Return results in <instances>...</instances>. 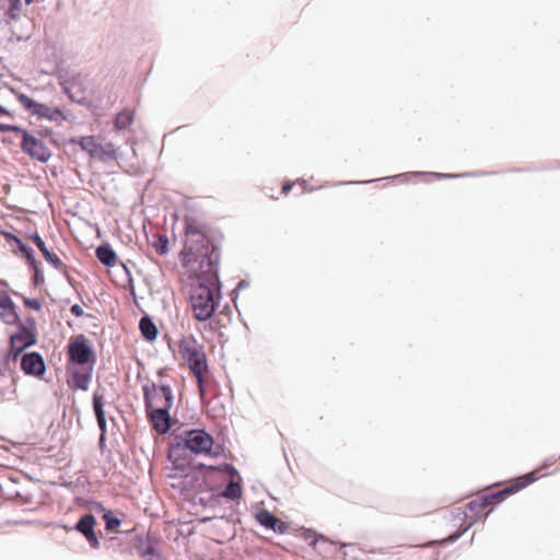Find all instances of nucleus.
<instances>
[{"mask_svg":"<svg viewBox=\"0 0 560 560\" xmlns=\"http://www.w3.org/2000/svg\"><path fill=\"white\" fill-rule=\"evenodd\" d=\"M548 472L541 474L540 477L547 476ZM539 479V476H536L535 471H529L523 476H521L518 479H516L514 482L509 485L508 487L494 491L491 493H487L481 495L482 502L488 506L490 505H498L501 502H503L509 495L514 494L525 487L532 485L536 480Z\"/></svg>","mask_w":560,"mask_h":560,"instance_id":"nucleus-9","label":"nucleus"},{"mask_svg":"<svg viewBox=\"0 0 560 560\" xmlns=\"http://www.w3.org/2000/svg\"><path fill=\"white\" fill-rule=\"evenodd\" d=\"M292 187H293L292 182H285L282 185L281 192L284 195H288L291 191Z\"/></svg>","mask_w":560,"mask_h":560,"instance_id":"nucleus-48","label":"nucleus"},{"mask_svg":"<svg viewBox=\"0 0 560 560\" xmlns=\"http://www.w3.org/2000/svg\"><path fill=\"white\" fill-rule=\"evenodd\" d=\"M7 67L3 65V58H0V70H4Z\"/></svg>","mask_w":560,"mask_h":560,"instance_id":"nucleus-58","label":"nucleus"},{"mask_svg":"<svg viewBox=\"0 0 560 560\" xmlns=\"http://www.w3.org/2000/svg\"><path fill=\"white\" fill-rule=\"evenodd\" d=\"M338 544L339 542L329 540L327 537L320 534V541L318 542L315 550L317 551L318 555L323 557H336V546Z\"/></svg>","mask_w":560,"mask_h":560,"instance_id":"nucleus-24","label":"nucleus"},{"mask_svg":"<svg viewBox=\"0 0 560 560\" xmlns=\"http://www.w3.org/2000/svg\"><path fill=\"white\" fill-rule=\"evenodd\" d=\"M156 545V539L142 534L137 535L133 542V547L141 558H148L149 560H163Z\"/></svg>","mask_w":560,"mask_h":560,"instance_id":"nucleus-16","label":"nucleus"},{"mask_svg":"<svg viewBox=\"0 0 560 560\" xmlns=\"http://www.w3.org/2000/svg\"><path fill=\"white\" fill-rule=\"evenodd\" d=\"M2 142H3V143H10V142H11V140H10V139H5V138H3V139H2Z\"/></svg>","mask_w":560,"mask_h":560,"instance_id":"nucleus-61","label":"nucleus"},{"mask_svg":"<svg viewBox=\"0 0 560 560\" xmlns=\"http://www.w3.org/2000/svg\"><path fill=\"white\" fill-rule=\"evenodd\" d=\"M5 238L8 242L14 243L16 245L19 253L25 258L26 262L36 258L34 249L24 243L18 235L13 233H7Z\"/></svg>","mask_w":560,"mask_h":560,"instance_id":"nucleus-22","label":"nucleus"},{"mask_svg":"<svg viewBox=\"0 0 560 560\" xmlns=\"http://www.w3.org/2000/svg\"><path fill=\"white\" fill-rule=\"evenodd\" d=\"M25 350V346L13 345L11 340H9V352L7 355L8 360L16 361L19 355Z\"/></svg>","mask_w":560,"mask_h":560,"instance_id":"nucleus-35","label":"nucleus"},{"mask_svg":"<svg viewBox=\"0 0 560 560\" xmlns=\"http://www.w3.org/2000/svg\"><path fill=\"white\" fill-rule=\"evenodd\" d=\"M185 244L180 252L184 267L198 262L196 277L199 283L190 294L194 317L198 322L210 319L221 300L222 283L219 276V262L223 233L190 212L184 215Z\"/></svg>","mask_w":560,"mask_h":560,"instance_id":"nucleus-1","label":"nucleus"},{"mask_svg":"<svg viewBox=\"0 0 560 560\" xmlns=\"http://www.w3.org/2000/svg\"><path fill=\"white\" fill-rule=\"evenodd\" d=\"M168 237L164 234H158L156 240L153 243L155 252L163 256L168 252Z\"/></svg>","mask_w":560,"mask_h":560,"instance_id":"nucleus-32","label":"nucleus"},{"mask_svg":"<svg viewBox=\"0 0 560 560\" xmlns=\"http://www.w3.org/2000/svg\"><path fill=\"white\" fill-rule=\"evenodd\" d=\"M302 537L307 544L315 549L320 541V535L317 534V532L310 529V528H303Z\"/></svg>","mask_w":560,"mask_h":560,"instance_id":"nucleus-33","label":"nucleus"},{"mask_svg":"<svg viewBox=\"0 0 560 560\" xmlns=\"http://www.w3.org/2000/svg\"><path fill=\"white\" fill-rule=\"evenodd\" d=\"M30 240L36 245V247L39 249V252L43 254L45 260L50 264L55 269L62 272V275L66 277L67 281L72 284V278L68 272V267L61 261V259L51 250L48 249L46 243L42 238V236L34 232L30 234Z\"/></svg>","mask_w":560,"mask_h":560,"instance_id":"nucleus-12","label":"nucleus"},{"mask_svg":"<svg viewBox=\"0 0 560 560\" xmlns=\"http://www.w3.org/2000/svg\"><path fill=\"white\" fill-rule=\"evenodd\" d=\"M16 100L23 108L38 119L48 121H67L70 113H65L60 107H50L47 104L39 103L24 93H19Z\"/></svg>","mask_w":560,"mask_h":560,"instance_id":"nucleus-5","label":"nucleus"},{"mask_svg":"<svg viewBox=\"0 0 560 560\" xmlns=\"http://www.w3.org/2000/svg\"><path fill=\"white\" fill-rule=\"evenodd\" d=\"M298 183L302 186V192H304V191H305V188H304V187H305V185H306V180L301 179V180H299Z\"/></svg>","mask_w":560,"mask_h":560,"instance_id":"nucleus-55","label":"nucleus"},{"mask_svg":"<svg viewBox=\"0 0 560 560\" xmlns=\"http://www.w3.org/2000/svg\"><path fill=\"white\" fill-rule=\"evenodd\" d=\"M104 405H105L104 396L102 394H98L97 392H95L92 397V406H93V411H94L96 420H98V419L103 420L104 418H106Z\"/></svg>","mask_w":560,"mask_h":560,"instance_id":"nucleus-28","label":"nucleus"},{"mask_svg":"<svg viewBox=\"0 0 560 560\" xmlns=\"http://www.w3.org/2000/svg\"><path fill=\"white\" fill-rule=\"evenodd\" d=\"M8 2L9 9L5 12V16L13 21L19 20L22 9V0H8Z\"/></svg>","mask_w":560,"mask_h":560,"instance_id":"nucleus-31","label":"nucleus"},{"mask_svg":"<svg viewBox=\"0 0 560 560\" xmlns=\"http://www.w3.org/2000/svg\"><path fill=\"white\" fill-rule=\"evenodd\" d=\"M70 142L79 145L82 151L89 153L91 156H93L94 152L96 151L97 142L95 141L93 136L72 138Z\"/></svg>","mask_w":560,"mask_h":560,"instance_id":"nucleus-25","label":"nucleus"},{"mask_svg":"<svg viewBox=\"0 0 560 560\" xmlns=\"http://www.w3.org/2000/svg\"><path fill=\"white\" fill-rule=\"evenodd\" d=\"M485 172H465V173H436V172H406L390 178H404L405 180H409L411 178H422L425 183H432L435 179H452V178H463V177H477L481 175H486ZM389 177H384L383 179H388ZM380 179H371V180H349V182H340L338 185H361L368 184L372 182H377Z\"/></svg>","mask_w":560,"mask_h":560,"instance_id":"nucleus-6","label":"nucleus"},{"mask_svg":"<svg viewBox=\"0 0 560 560\" xmlns=\"http://www.w3.org/2000/svg\"><path fill=\"white\" fill-rule=\"evenodd\" d=\"M25 128L19 126V125H11V124H4V122H0V131L1 132H7V131H10V132H15L18 135H22L23 131H24Z\"/></svg>","mask_w":560,"mask_h":560,"instance_id":"nucleus-37","label":"nucleus"},{"mask_svg":"<svg viewBox=\"0 0 560 560\" xmlns=\"http://www.w3.org/2000/svg\"><path fill=\"white\" fill-rule=\"evenodd\" d=\"M249 287V281L248 280H241L237 284H236V288L232 291L231 293V296H232V300H236L237 296H238V291L240 290H243V289H246Z\"/></svg>","mask_w":560,"mask_h":560,"instance_id":"nucleus-41","label":"nucleus"},{"mask_svg":"<svg viewBox=\"0 0 560 560\" xmlns=\"http://www.w3.org/2000/svg\"><path fill=\"white\" fill-rule=\"evenodd\" d=\"M339 548L343 549V560H361L363 551L355 544L341 542L339 544Z\"/></svg>","mask_w":560,"mask_h":560,"instance_id":"nucleus-27","label":"nucleus"},{"mask_svg":"<svg viewBox=\"0 0 560 560\" xmlns=\"http://www.w3.org/2000/svg\"><path fill=\"white\" fill-rule=\"evenodd\" d=\"M460 537H458V534H456V532L452 533L451 535H448L446 538H443V539H440V540H431L427 544H423V545H420L419 547H422V548H429V547H433L435 545H447V544H453L455 541H457Z\"/></svg>","mask_w":560,"mask_h":560,"instance_id":"nucleus-34","label":"nucleus"},{"mask_svg":"<svg viewBox=\"0 0 560 560\" xmlns=\"http://www.w3.org/2000/svg\"><path fill=\"white\" fill-rule=\"evenodd\" d=\"M103 520L107 532L116 530L121 524V521L113 513V511L107 509L103 512Z\"/></svg>","mask_w":560,"mask_h":560,"instance_id":"nucleus-29","label":"nucleus"},{"mask_svg":"<svg viewBox=\"0 0 560 560\" xmlns=\"http://www.w3.org/2000/svg\"><path fill=\"white\" fill-rule=\"evenodd\" d=\"M105 443H106V435L100 434L98 446H100L101 451H103V448L105 447Z\"/></svg>","mask_w":560,"mask_h":560,"instance_id":"nucleus-52","label":"nucleus"},{"mask_svg":"<svg viewBox=\"0 0 560 560\" xmlns=\"http://www.w3.org/2000/svg\"><path fill=\"white\" fill-rule=\"evenodd\" d=\"M231 481L225 486V488L218 492L213 493L212 497L217 498H224L226 500L235 501L242 498L243 490H242V478L238 474V477H230Z\"/></svg>","mask_w":560,"mask_h":560,"instance_id":"nucleus-17","label":"nucleus"},{"mask_svg":"<svg viewBox=\"0 0 560 560\" xmlns=\"http://www.w3.org/2000/svg\"><path fill=\"white\" fill-rule=\"evenodd\" d=\"M270 529L277 534H285L288 530V525L278 518V523L270 527Z\"/></svg>","mask_w":560,"mask_h":560,"instance_id":"nucleus-42","label":"nucleus"},{"mask_svg":"<svg viewBox=\"0 0 560 560\" xmlns=\"http://www.w3.org/2000/svg\"><path fill=\"white\" fill-rule=\"evenodd\" d=\"M142 392L147 417L152 428L159 434H166L173 425L170 411L174 405V395L171 386L149 381L142 385Z\"/></svg>","mask_w":560,"mask_h":560,"instance_id":"nucleus-2","label":"nucleus"},{"mask_svg":"<svg viewBox=\"0 0 560 560\" xmlns=\"http://www.w3.org/2000/svg\"><path fill=\"white\" fill-rule=\"evenodd\" d=\"M68 362L80 365H94L97 357L93 347L89 343L84 335H78L70 339L67 347Z\"/></svg>","mask_w":560,"mask_h":560,"instance_id":"nucleus-8","label":"nucleus"},{"mask_svg":"<svg viewBox=\"0 0 560 560\" xmlns=\"http://www.w3.org/2000/svg\"><path fill=\"white\" fill-rule=\"evenodd\" d=\"M61 86H62L63 92L68 95L69 98H70V95H74L73 93H71V88L66 82H62Z\"/></svg>","mask_w":560,"mask_h":560,"instance_id":"nucleus-51","label":"nucleus"},{"mask_svg":"<svg viewBox=\"0 0 560 560\" xmlns=\"http://www.w3.org/2000/svg\"><path fill=\"white\" fill-rule=\"evenodd\" d=\"M70 312L75 317H82L84 315V311L79 304H73L70 307Z\"/></svg>","mask_w":560,"mask_h":560,"instance_id":"nucleus-46","label":"nucleus"},{"mask_svg":"<svg viewBox=\"0 0 560 560\" xmlns=\"http://www.w3.org/2000/svg\"><path fill=\"white\" fill-rule=\"evenodd\" d=\"M163 373H164V370H159V372H158L159 377H162Z\"/></svg>","mask_w":560,"mask_h":560,"instance_id":"nucleus-59","label":"nucleus"},{"mask_svg":"<svg viewBox=\"0 0 560 560\" xmlns=\"http://www.w3.org/2000/svg\"><path fill=\"white\" fill-rule=\"evenodd\" d=\"M97 422V425H98V429H100V434H103V435H106L107 434V422H106V418H104L103 420L98 419L96 420Z\"/></svg>","mask_w":560,"mask_h":560,"instance_id":"nucleus-47","label":"nucleus"},{"mask_svg":"<svg viewBox=\"0 0 560 560\" xmlns=\"http://www.w3.org/2000/svg\"><path fill=\"white\" fill-rule=\"evenodd\" d=\"M474 525V523H470L466 526H460L457 530H456V534H458V537H462L465 533H467L470 527Z\"/></svg>","mask_w":560,"mask_h":560,"instance_id":"nucleus-49","label":"nucleus"},{"mask_svg":"<svg viewBox=\"0 0 560 560\" xmlns=\"http://www.w3.org/2000/svg\"><path fill=\"white\" fill-rule=\"evenodd\" d=\"M3 114H9V109L0 104V117H2Z\"/></svg>","mask_w":560,"mask_h":560,"instance_id":"nucleus-54","label":"nucleus"},{"mask_svg":"<svg viewBox=\"0 0 560 560\" xmlns=\"http://www.w3.org/2000/svg\"><path fill=\"white\" fill-rule=\"evenodd\" d=\"M474 525V523H470L466 526H460L457 530H456V534H458V537H462L465 533H467L470 527Z\"/></svg>","mask_w":560,"mask_h":560,"instance_id":"nucleus-50","label":"nucleus"},{"mask_svg":"<svg viewBox=\"0 0 560 560\" xmlns=\"http://www.w3.org/2000/svg\"><path fill=\"white\" fill-rule=\"evenodd\" d=\"M255 518L257 523L266 529H270V527H273V525L278 523V517L266 509L258 511L255 514Z\"/></svg>","mask_w":560,"mask_h":560,"instance_id":"nucleus-26","label":"nucleus"},{"mask_svg":"<svg viewBox=\"0 0 560 560\" xmlns=\"http://www.w3.org/2000/svg\"><path fill=\"white\" fill-rule=\"evenodd\" d=\"M487 505L482 502V499L481 497L480 498H477V499H474L471 500L468 504H467V509L474 513H479L481 512L483 509H486Z\"/></svg>","mask_w":560,"mask_h":560,"instance_id":"nucleus-36","label":"nucleus"},{"mask_svg":"<svg viewBox=\"0 0 560 560\" xmlns=\"http://www.w3.org/2000/svg\"><path fill=\"white\" fill-rule=\"evenodd\" d=\"M119 152L112 142L105 144L97 143L96 151L93 155V158L104 163L117 160Z\"/></svg>","mask_w":560,"mask_h":560,"instance_id":"nucleus-20","label":"nucleus"},{"mask_svg":"<svg viewBox=\"0 0 560 560\" xmlns=\"http://www.w3.org/2000/svg\"><path fill=\"white\" fill-rule=\"evenodd\" d=\"M48 133H50V129L46 128L45 130H40L39 131V135H45L47 136Z\"/></svg>","mask_w":560,"mask_h":560,"instance_id":"nucleus-57","label":"nucleus"},{"mask_svg":"<svg viewBox=\"0 0 560 560\" xmlns=\"http://www.w3.org/2000/svg\"><path fill=\"white\" fill-rule=\"evenodd\" d=\"M213 444V436L206 430H186L183 434L177 435L176 442L171 445L168 459L172 462L175 470L184 471L191 464L192 459L190 456H187V452L213 457L218 455L212 452Z\"/></svg>","mask_w":560,"mask_h":560,"instance_id":"nucleus-3","label":"nucleus"},{"mask_svg":"<svg viewBox=\"0 0 560 560\" xmlns=\"http://www.w3.org/2000/svg\"><path fill=\"white\" fill-rule=\"evenodd\" d=\"M24 304L33 310V311H40L42 310V302L38 300V299H35V298H26L24 300Z\"/></svg>","mask_w":560,"mask_h":560,"instance_id":"nucleus-39","label":"nucleus"},{"mask_svg":"<svg viewBox=\"0 0 560 560\" xmlns=\"http://www.w3.org/2000/svg\"><path fill=\"white\" fill-rule=\"evenodd\" d=\"M558 458H560V455H559V456H557V455H551V456L547 457V458L542 462L541 466H540L537 470H534V471L537 474V471H539V470H541V469H547V468H549V467L553 466V465L556 464V462L558 460Z\"/></svg>","mask_w":560,"mask_h":560,"instance_id":"nucleus-40","label":"nucleus"},{"mask_svg":"<svg viewBox=\"0 0 560 560\" xmlns=\"http://www.w3.org/2000/svg\"><path fill=\"white\" fill-rule=\"evenodd\" d=\"M139 329L142 337L148 341H154L158 337V327L149 315H144L139 320Z\"/></svg>","mask_w":560,"mask_h":560,"instance_id":"nucleus-21","label":"nucleus"},{"mask_svg":"<svg viewBox=\"0 0 560 560\" xmlns=\"http://www.w3.org/2000/svg\"><path fill=\"white\" fill-rule=\"evenodd\" d=\"M96 518L92 513L83 514L72 527L80 533L89 542L92 549H98L101 544L95 533Z\"/></svg>","mask_w":560,"mask_h":560,"instance_id":"nucleus-13","label":"nucleus"},{"mask_svg":"<svg viewBox=\"0 0 560 560\" xmlns=\"http://www.w3.org/2000/svg\"><path fill=\"white\" fill-rule=\"evenodd\" d=\"M223 471L229 477H238V470L234 465L224 463L220 465H205L196 463L191 459V464L184 470L183 483L185 488H189L197 492L212 491L209 481L219 472Z\"/></svg>","mask_w":560,"mask_h":560,"instance_id":"nucleus-4","label":"nucleus"},{"mask_svg":"<svg viewBox=\"0 0 560 560\" xmlns=\"http://www.w3.org/2000/svg\"><path fill=\"white\" fill-rule=\"evenodd\" d=\"M21 137V150L32 160L38 161L40 163H46L50 160L52 153L43 140L36 138L27 129H24Z\"/></svg>","mask_w":560,"mask_h":560,"instance_id":"nucleus-10","label":"nucleus"},{"mask_svg":"<svg viewBox=\"0 0 560 560\" xmlns=\"http://www.w3.org/2000/svg\"><path fill=\"white\" fill-rule=\"evenodd\" d=\"M180 353L191 374L196 377L200 395L205 396L203 373L208 370V361L203 349L200 347L180 346Z\"/></svg>","mask_w":560,"mask_h":560,"instance_id":"nucleus-7","label":"nucleus"},{"mask_svg":"<svg viewBox=\"0 0 560 560\" xmlns=\"http://www.w3.org/2000/svg\"><path fill=\"white\" fill-rule=\"evenodd\" d=\"M25 1V4L30 5L34 2V0H24Z\"/></svg>","mask_w":560,"mask_h":560,"instance_id":"nucleus-60","label":"nucleus"},{"mask_svg":"<svg viewBox=\"0 0 560 560\" xmlns=\"http://www.w3.org/2000/svg\"><path fill=\"white\" fill-rule=\"evenodd\" d=\"M26 264H27L28 268L33 270V278H32L33 284L35 287H39L40 284H43L44 276H43V272L40 270L39 262L37 261V259L34 258L33 260H30Z\"/></svg>","mask_w":560,"mask_h":560,"instance_id":"nucleus-30","label":"nucleus"},{"mask_svg":"<svg viewBox=\"0 0 560 560\" xmlns=\"http://www.w3.org/2000/svg\"><path fill=\"white\" fill-rule=\"evenodd\" d=\"M452 514H453L454 518L459 520V521H466V518L468 517L467 512L463 511L459 508L453 510Z\"/></svg>","mask_w":560,"mask_h":560,"instance_id":"nucleus-45","label":"nucleus"},{"mask_svg":"<svg viewBox=\"0 0 560 560\" xmlns=\"http://www.w3.org/2000/svg\"><path fill=\"white\" fill-rule=\"evenodd\" d=\"M95 255L98 261L105 267H114L117 262V254L107 242H104L96 247Z\"/></svg>","mask_w":560,"mask_h":560,"instance_id":"nucleus-19","label":"nucleus"},{"mask_svg":"<svg viewBox=\"0 0 560 560\" xmlns=\"http://www.w3.org/2000/svg\"><path fill=\"white\" fill-rule=\"evenodd\" d=\"M19 326V330L10 336L11 343L25 346V349L36 345L37 342V332H36V323L33 317L27 319V325H24L20 322L16 324Z\"/></svg>","mask_w":560,"mask_h":560,"instance_id":"nucleus-14","label":"nucleus"},{"mask_svg":"<svg viewBox=\"0 0 560 560\" xmlns=\"http://www.w3.org/2000/svg\"><path fill=\"white\" fill-rule=\"evenodd\" d=\"M94 365L79 368L67 366L68 385L73 390L86 392L92 381Z\"/></svg>","mask_w":560,"mask_h":560,"instance_id":"nucleus-11","label":"nucleus"},{"mask_svg":"<svg viewBox=\"0 0 560 560\" xmlns=\"http://www.w3.org/2000/svg\"><path fill=\"white\" fill-rule=\"evenodd\" d=\"M122 267H124V270L126 272V276H127V279H128V285L130 288V293L136 298V293H135V284H133V278H132V275L129 270V268L122 264Z\"/></svg>","mask_w":560,"mask_h":560,"instance_id":"nucleus-44","label":"nucleus"},{"mask_svg":"<svg viewBox=\"0 0 560 560\" xmlns=\"http://www.w3.org/2000/svg\"><path fill=\"white\" fill-rule=\"evenodd\" d=\"M70 100L73 103H77V104L82 105V106H90L91 105V101L88 97H85L84 95H81V96L70 95Z\"/></svg>","mask_w":560,"mask_h":560,"instance_id":"nucleus-43","label":"nucleus"},{"mask_svg":"<svg viewBox=\"0 0 560 560\" xmlns=\"http://www.w3.org/2000/svg\"><path fill=\"white\" fill-rule=\"evenodd\" d=\"M21 370L25 375L42 377L46 372L43 355L37 351L24 353L21 358Z\"/></svg>","mask_w":560,"mask_h":560,"instance_id":"nucleus-15","label":"nucleus"},{"mask_svg":"<svg viewBox=\"0 0 560 560\" xmlns=\"http://www.w3.org/2000/svg\"><path fill=\"white\" fill-rule=\"evenodd\" d=\"M133 112L129 108H124L115 116L114 126L117 130H125L133 122Z\"/></svg>","mask_w":560,"mask_h":560,"instance_id":"nucleus-23","label":"nucleus"},{"mask_svg":"<svg viewBox=\"0 0 560 560\" xmlns=\"http://www.w3.org/2000/svg\"><path fill=\"white\" fill-rule=\"evenodd\" d=\"M5 301L7 303H1L0 305V319L7 325L20 324L15 303L10 295H5Z\"/></svg>","mask_w":560,"mask_h":560,"instance_id":"nucleus-18","label":"nucleus"},{"mask_svg":"<svg viewBox=\"0 0 560 560\" xmlns=\"http://www.w3.org/2000/svg\"><path fill=\"white\" fill-rule=\"evenodd\" d=\"M2 116H5V117H10V118H14L15 115L13 112L9 110V114H3Z\"/></svg>","mask_w":560,"mask_h":560,"instance_id":"nucleus-56","label":"nucleus"},{"mask_svg":"<svg viewBox=\"0 0 560 560\" xmlns=\"http://www.w3.org/2000/svg\"><path fill=\"white\" fill-rule=\"evenodd\" d=\"M164 402L162 393L158 389V397L154 399V404Z\"/></svg>","mask_w":560,"mask_h":560,"instance_id":"nucleus-53","label":"nucleus"},{"mask_svg":"<svg viewBox=\"0 0 560 560\" xmlns=\"http://www.w3.org/2000/svg\"><path fill=\"white\" fill-rule=\"evenodd\" d=\"M84 505L95 512H104L106 508L103 505V503L95 501L93 499L84 500Z\"/></svg>","mask_w":560,"mask_h":560,"instance_id":"nucleus-38","label":"nucleus"}]
</instances>
